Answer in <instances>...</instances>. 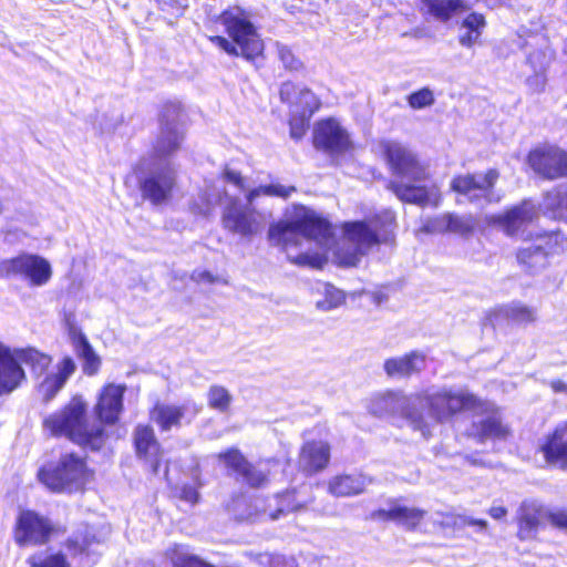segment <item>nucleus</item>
Instances as JSON below:
<instances>
[{"instance_id":"nucleus-16","label":"nucleus","mask_w":567,"mask_h":567,"mask_svg":"<svg viewBox=\"0 0 567 567\" xmlns=\"http://www.w3.org/2000/svg\"><path fill=\"white\" fill-rule=\"evenodd\" d=\"M312 145L316 150L331 155L343 154L352 150V143L347 130L333 117L319 120L315 124Z\"/></svg>"},{"instance_id":"nucleus-57","label":"nucleus","mask_w":567,"mask_h":567,"mask_svg":"<svg viewBox=\"0 0 567 567\" xmlns=\"http://www.w3.org/2000/svg\"><path fill=\"white\" fill-rule=\"evenodd\" d=\"M3 213V205L2 203L0 202V215Z\"/></svg>"},{"instance_id":"nucleus-5","label":"nucleus","mask_w":567,"mask_h":567,"mask_svg":"<svg viewBox=\"0 0 567 567\" xmlns=\"http://www.w3.org/2000/svg\"><path fill=\"white\" fill-rule=\"evenodd\" d=\"M52 357L35 347L10 348L0 342V396L9 395L27 382L22 364L34 374H43L52 364Z\"/></svg>"},{"instance_id":"nucleus-19","label":"nucleus","mask_w":567,"mask_h":567,"mask_svg":"<svg viewBox=\"0 0 567 567\" xmlns=\"http://www.w3.org/2000/svg\"><path fill=\"white\" fill-rule=\"evenodd\" d=\"M331 462V445L323 440H307L299 449L297 466L305 476L310 477L326 471Z\"/></svg>"},{"instance_id":"nucleus-25","label":"nucleus","mask_w":567,"mask_h":567,"mask_svg":"<svg viewBox=\"0 0 567 567\" xmlns=\"http://www.w3.org/2000/svg\"><path fill=\"white\" fill-rule=\"evenodd\" d=\"M535 217V208L530 200L523 199L520 203L506 208L502 214L495 216L494 223L506 235L515 236L526 225L533 223Z\"/></svg>"},{"instance_id":"nucleus-48","label":"nucleus","mask_w":567,"mask_h":567,"mask_svg":"<svg viewBox=\"0 0 567 567\" xmlns=\"http://www.w3.org/2000/svg\"><path fill=\"white\" fill-rule=\"evenodd\" d=\"M311 115H300V114H291L289 113V130L290 136L299 141L301 140L309 130V121Z\"/></svg>"},{"instance_id":"nucleus-2","label":"nucleus","mask_w":567,"mask_h":567,"mask_svg":"<svg viewBox=\"0 0 567 567\" xmlns=\"http://www.w3.org/2000/svg\"><path fill=\"white\" fill-rule=\"evenodd\" d=\"M382 151L391 174L410 182L389 181L386 184V189L391 190L399 200L421 207L437 206L441 203L439 185L434 182L430 185L423 184L430 179V173L427 166L415 153L395 142L384 143Z\"/></svg>"},{"instance_id":"nucleus-22","label":"nucleus","mask_w":567,"mask_h":567,"mask_svg":"<svg viewBox=\"0 0 567 567\" xmlns=\"http://www.w3.org/2000/svg\"><path fill=\"white\" fill-rule=\"evenodd\" d=\"M537 452L547 466L567 470V421L558 423L543 437Z\"/></svg>"},{"instance_id":"nucleus-20","label":"nucleus","mask_w":567,"mask_h":567,"mask_svg":"<svg viewBox=\"0 0 567 567\" xmlns=\"http://www.w3.org/2000/svg\"><path fill=\"white\" fill-rule=\"evenodd\" d=\"M175 186V171L165 166L145 176L140 183V190L144 199L157 206L166 203L172 197Z\"/></svg>"},{"instance_id":"nucleus-44","label":"nucleus","mask_w":567,"mask_h":567,"mask_svg":"<svg viewBox=\"0 0 567 567\" xmlns=\"http://www.w3.org/2000/svg\"><path fill=\"white\" fill-rule=\"evenodd\" d=\"M344 301L346 295L342 290L332 285H327L323 298L317 302V307L321 310L328 311L341 306Z\"/></svg>"},{"instance_id":"nucleus-46","label":"nucleus","mask_w":567,"mask_h":567,"mask_svg":"<svg viewBox=\"0 0 567 567\" xmlns=\"http://www.w3.org/2000/svg\"><path fill=\"white\" fill-rule=\"evenodd\" d=\"M23 254L16 257L0 260V278L10 279L13 277H22Z\"/></svg>"},{"instance_id":"nucleus-45","label":"nucleus","mask_w":567,"mask_h":567,"mask_svg":"<svg viewBox=\"0 0 567 567\" xmlns=\"http://www.w3.org/2000/svg\"><path fill=\"white\" fill-rule=\"evenodd\" d=\"M408 105L412 110H421L424 107L432 106L435 102L433 91L427 87H421L406 96Z\"/></svg>"},{"instance_id":"nucleus-56","label":"nucleus","mask_w":567,"mask_h":567,"mask_svg":"<svg viewBox=\"0 0 567 567\" xmlns=\"http://www.w3.org/2000/svg\"><path fill=\"white\" fill-rule=\"evenodd\" d=\"M550 388L556 393L567 392V384L561 380H553L550 382Z\"/></svg>"},{"instance_id":"nucleus-40","label":"nucleus","mask_w":567,"mask_h":567,"mask_svg":"<svg viewBox=\"0 0 567 567\" xmlns=\"http://www.w3.org/2000/svg\"><path fill=\"white\" fill-rule=\"evenodd\" d=\"M233 396L229 391L219 384L210 385L207 392V403L213 410L221 413L228 412Z\"/></svg>"},{"instance_id":"nucleus-1","label":"nucleus","mask_w":567,"mask_h":567,"mask_svg":"<svg viewBox=\"0 0 567 567\" xmlns=\"http://www.w3.org/2000/svg\"><path fill=\"white\" fill-rule=\"evenodd\" d=\"M125 384L105 383L96 396L93 413L96 423L89 417V406L82 395H73L58 411L42 420V426L54 437L65 436L75 445L97 452L107 440L105 426L115 425L124 409Z\"/></svg>"},{"instance_id":"nucleus-36","label":"nucleus","mask_w":567,"mask_h":567,"mask_svg":"<svg viewBox=\"0 0 567 567\" xmlns=\"http://www.w3.org/2000/svg\"><path fill=\"white\" fill-rule=\"evenodd\" d=\"M275 506L266 513L267 517L271 520H276L280 517L287 516L290 513L298 512L305 508L306 504L298 499L297 488H287L277 493L275 496Z\"/></svg>"},{"instance_id":"nucleus-9","label":"nucleus","mask_w":567,"mask_h":567,"mask_svg":"<svg viewBox=\"0 0 567 567\" xmlns=\"http://www.w3.org/2000/svg\"><path fill=\"white\" fill-rule=\"evenodd\" d=\"M537 241L533 246L517 249L515 254L518 265L528 275L545 269L549 265V257L567 254V236L559 230L539 234Z\"/></svg>"},{"instance_id":"nucleus-32","label":"nucleus","mask_w":567,"mask_h":567,"mask_svg":"<svg viewBox=\"0 0 567 567\" xmlns=\"http://www.w3.org/2000/svg\"><path fill=\"white\" fill-rule=\"evenodd\" d=\"M22 277L28 279L30 286H44L52 277L51 265L39 255L23 252Z\"/></svg>"},{"instance_id":"nucleus-55","label":"nucleus","mask_w":567,"mask_h":567,"mask_svg":"<svg viewBox=\"0 0 567 567\" xmlns=\"http://www.w3.org/2000/svg\"><path fill=\"white\" fill-rule=\"evenodd\" d=\"M466 524L468 526L477 527L480 530H485L488 526L487 522L481 518H470L466 520Z\"/></svg>"},{"instance_id":"nucleus-14","label":"nucleus","mask_w":567,"mask_h":567,"mask_svg":"<svg viewBox=\"0 0 567 567\" xmlns=\"http://www.w3.org/2000/svg\"><path fill=\"white\" fill-rule=\"evenodd\" d=\"M216 457L224 464L228 475L238 484L250 489H260L268 485L269 473L249 461L238 447L225 449Z\"/></svg>"},{"instance_id":"nucleus-52","label":"nucleus","mask_w":567,"mask_h":567,"mask_svg":"<svg viewBox=\"0 0 567 567\" xmlns=\"http://www.w3.org/2000/svg\"><path fill=\"white\" fill-rule=\"evenodd\" d=\"M190 280L196 284H216L218 281V277L212 274L209 270H194L190 274Z\"/></svg>"},{"instance_id":"nucleus-12","label":"nucleus","mask_w":567,"mask_h":567,"mask_svg":"<svg viewBox=\"0 0 567 567\" xmlns=\"http://www.w3.org/2000/svg\"><path fill=\"white\" fill-rule=\"evenodd\" d=\"M526 164L545 181L567 178V151L556 144L542 143L526 154Z\"/></svg>"},{"instance_id":"nucleus-13","label":"nucleus","mask_w":567,"mask_h":567,"mask_svg":"<svg viewBox=\"0 0 567 567\" xmlns=\"http://www.w3.org/2000/svg\"><path fill=\"white\" fill-rule=\"evenodd\" d=\"M182 112L183 107L179 103L167 102L163 105L158 115L159 134L152 145V158L165 159L179 150L183 133L177 124Z\"/></svg>"},{"instance_id":"nucleus-6","label":"nucleus","mask_w":567,"mask_h":567,"mask_svg":"<svg viewBox=\"0 0 567 567\" xmlns=\"http://www.w3.org/2000/svg\"><path fill=\"white\" fill-rule=\"evenodd\" d=\"M499 177L501 173L495 167L484 172L458 173L451 178L449 188L454 194L457 204H497L502 199V196L495 192Z\"/></svg>"},{"instance_id":"nucleus-34","label":"nucleus","mask_w":567,"mask_h":567,"mask_svg":"<svg viewBox=\"0 0 567 567\" xmlns=\"http://www.w3.org/2000/svg\"><path fill=\"white\" fill-rule=\"evenodd\" d=\"M327 489L334 497H350L363 493L365 482L361 474H339L328 481Z\"/></svg>"},{"instance_id":"nucleus-50","label":"nucleus","mask_w":567,"mask_h":567,"mask_svg":"<svg viewBox=\"0 0 567 567\" xmlns=\"http://www.w3.org/2000/svg\"><path fill=\"white\" fill-rule=\"evenodd\" d=\"M260 192L267 196H276L281 198H288L292 193L296 192L295 186H284L280 184H269L260 187Z\"/></svg>"},{"instance_id":"nucleus-21","label":"nucleus","mask_w":567,"mask_h":567,"mask_svg":"<svg viewBox=\"0 0 567 567\" xmlns=\"http://www.w3.org/2000/svg\"><path fill=\"white\" fill-rule=\"evenodd\" d=\"M279 97L288 106L289 113L313 115L321 107V101L309 87H300L288 80L281 83Z\"/></svg>"},{"instance_id":"nucleus-49","label":"nucleus","mask_w":567,"mask_h":567,"mask_svg":"<svg viewBox=\"0 0 567 567\" xmlns=\"http://www.w3.org/2000/svg\"><path fill=\"white\" fill-rule=\"evenodd\" d=\"M545 518L550 527L567 532V507H546Z\"/></svg>"},{"instance_id":"nucleus-41","label":"nucleus","mask_w":567,"mask_h":567,"mask_svg":"<svg viewBox=\"0 0 567 567\" xmlns=\"http://www.w3.org/2000/svg\"><path fill=\"white\" fill-rule=\"evenodd\" d=\"M401 414L414 431H420L425 437L431 435L430 426L420 409L405 405L402 408Z\"/></svg>"},{"instance_id":"nucleus-26","label":"nucleus","mask_w":567,"mask_h":567,"mask_svg":"<svg viewBox=\"0 0 567 567\" xmlns=\"http://www.w3.org/2000/svg\"><path fill=\"white\" fill-rule=\"evenodd\" d=\"M76 364L70 355L60 359L56 372L47 374L38 385V392L43 403L51 402L74 374Z\"/></svg>"},{"instance_id":"nucleus-24","label":"nucleus","mask_w":567,"mask_h":567,"mask_svg":"<svg viewBox=\"0 0 567 567\" xmlns=\"http://www.w3.org/2000/svg\"><path fill=\"white\" fill-rule=\"evenodd\" d=\"M66 330L73 349L82 361L83 373L87 377L96 375L101 370L102 360L93 349L87 337L70 320H66Z\"/></svg>"},{"instance_id":"nucleus-29","label":"nucleus","mask_w":567,"mask_h":567,"mask_svg":"<svg viewBox=\"0 0 567 567\" xmlns=\"http://www.w3.org/2000/svg\"><path fill=\"white\" fill-rule=\"evenodd\" d=\"M426 361V355L421 351H410L401 357L389 358L383 363L384 372L389 378H410L420 373Z\"/></svg>"},{"instance_id":"nucleus-53","label":"nucleus","mask_w":567,"mask_h":567,"mask_svg":"<svg viewBox=\"0 0 567 567\" xmlns=\"http://www.w3.org/2000/svg\"><path fill=\"white\" fill-rule=\"evenodd\" d=\"M224 177L228 183L234 184L235 186L239 187L240 189L245 188V182L239 172L226 171L224 174Z\"/></svg>"},{"instance_id":"nucleus-3","label":"nucleus","mask_w":567,"mask_h":567,"mask_svg":"<svg viewBox=\"0 0 567 567\" xmlns=\"http://www.w3.org/2000/svg\"><path fill=\"white\" fill-rule=\"evenodd\" d=\"M228 38L208 35L207 40L231 58H243L256 63L265 58V43L252 22L251 14L241 7H228L217 17Z\"/></svg>"},{"instance_id":"nucleus-15","label":"nucleus","mask_w":567,"mask_h":567,"mask_svg":"<svg viewBox=\"0 0 567 567\" xmlns=\"http://www.w3.org/2000/svg\"><path fill=\"white\" fill-rule=\"evenodd\" d=\"M484 417L473 421L465 435L477 443L505 441L512 435L511 427L503 422L499 409L483 400V405L475 408Z\"/></svg>"},{"instance_id":"nucleus-10","label":"nucleus","mask_w":567,"mask_h":567,"mask_svg":"<svg viewBox=\"0 0 567 567\" xmlns=\"http://www.w3.org/2000/svg\"><path fill=\"white\" fill-rule=\"evenodd\" d=\"M384 221L379 216H373L369 220L348 221L343 225V231L349 241L355 245L352 251L339 249L338 257L341 264L347 267H354L360 258L367 251L379 244L381 238L379 233L384 227Z\"/></svg>"},{"instance_id":"nucleus-39","label":"nucleus","mask_w":567,"mask_h":567,"mask_svg":"<svg viewBox=\"0 0 567 567\" xmlns=\"http://www.w3.org/2000/svg\"><path fill=\"white\" fill-rule=\"evenodd\" d=\"M25 561L29 567H71L66 555L62 551H34L28 556Z\"/></svg>"},{"instance_id":"nucleus-54","label":"nucleus","mask_w":567,"mask_h":567,"mask_svg":"<svg viewBox=\"0 0 567 567\" xmlns=\"http://www.w3.org/2000/svg\"><path fill=\"white\" fill-rule=\"evenodd\" d=\"M487 513L492 518L501 520L507 516L508 511L505 506H491Z\"/></svg>"},{"instance_id":"nucleus-51","label":"nucleus","mask_w":567,"mask_h":567,"mask_svg":"<svg viewBox=\"0 0 567 567\" xmlns=\"http://www.w3.org/2000/svg\"><path fill=\"white\" fill-rule=\"evenodd\" d=\"M178 497L188 504L195 505L199 501V493L195 486L186 484L182 486Z\"/></svg>"},{"instance_id":"nucleus-23","label":"nucleus","mask_w":567,"mask_h":567,"mask_svg":"<svg viewBox=\"0 0 567 567\" xmlns=\"http://www.w3.org/2000/svg\"><path fill=\"white\" fill-rule=\"evenodd\" d=\"M259 213L231 202L223 213V226L227 230L250 238L260 229Z\"/></svg>"},{"instance_id":"nucleus-37","label":"nucleus","mask_w":567,"mask_h":567,"mask_svg":"<svg viewBox=\"0 0 567 567\" xmlns=\"http://www.w3.org/2000/svg\"><path fill=\"white\" fill-rule=\"evenodd\" d=\"M462 25L466 32L460 37V43L470 48L478 40L486 25L485 16L480 12H471L463 19Z\"/></svg>"},{"instance_id":"nucleus-42","label":"nucleus","mask_w":567,"mask_h":567,"mask_svg":"<svg viewBox=\"0 0 567 567\" xmlns=\"http://www.w3.org/2000/svg\"><path fill=\"white\" fill-rule=\"evenodd\" d=\"M277 56L282 66L288 72H300L303 70V62L293 53L292 49L286 44L277 43Z\"/></svg>"},{"instance_id":"nucleus-35","label":"nucleus","mask_w":567,"mask_h":567,"mask_svg":"<svg viewBox=\"0 0 567 567\" xmlns=\"http://www.w3.org/2000/svg\"><path fill=\"white\" fill-rule=\"evenodd\" d=\"M185 411L186 408L184 405H169L157 402L150 410V416L162 432H166L172 427H179L182 425Z\"/></svg>"},{"instance_id":"nucleus-18","label":"nucleus","mask_w":567,"mask_h":567,"mask_svg":"<svg viewBox=\"0 0 567 567\" xmlns=\"http://www.w3.org/2000/svg\"><path fill=\"white\" fill-rule=\"evenodd\" d=\"M546 506L534 499H524L515 515L516 538L520 542L536 540L538 532L546 526Z\"/></svg>"},{"instance_id":"nucleus-4","label":"nucleus","mask_w":567,"mask_h":567,"mask_svg":"<svg viewBox=\"0 0 567 567\" xmlns=\"http://www.w3.org/2000/svg\"><path fill=\"white\" fill-rule=\"evenodd\" d=\"M95 472L85 457L75 452L62 454L56 463L39 467L37 480L51 493H83L94 480Z\"/></svg>"},{"instance_id":"nucleus-8","label":"nucleus","mask_w":567,"mask_h":567,"mask_svg":"<svg viewBox=\"0 0 567 567\" xmlns=\"http://www.w3.org/2000/svg\"><path fill=\"white\" fill-rule=\"evenodd\" d=\"M58 534L52 520L35 509L23 508L17 514L12 538L20 548L48 545Z\"/></svg>"},{"instance_id":"nucleus-33","label":"nucleus","mask_w":567,"mask_h":567,"mask_svg":"<svg viewBox=\"0 0 567 567\" xmlns=\"http://www.w3.org/2000/svg\"><path fill=\"white\" fill-rule=\"evenodd\" d=\"M100 543L94 529L85 526L83 529L75 530L71 536L65 538L63 546L72 558L87 557L93 550V546Z\"/></svg>"},{"instance_id":"nucleus-47","label":"nucleus","mask_w":567,"mask_h":567,"mask_svg":"<svg viewBox=\"0 0 567 567\" xmlns=\"http://www.w3.org/2000/svg\"><path fill=\"white\" fill-rule=\"evenodd\" d=\"M289 261L298 267L322 269L327 262V258L318 252H302L297 256L289 257Z\"/></svg>"},{"instance_id":"nucleus-7","label":"nucleus","mask_w":567,"mask_h":567,"mask_svg":"<svg viewBox=\"0 0 567 567\" xmlns=\"http://www.w3.org/2000/svg\"><path fill=\"white\" fill-rule=\"evenodd\" d=\"M300 209L301 213H296L290 220H279L270 225L268 238L272 245L288 250L299 246L301 237L318 239L328 234L329 224L324 219L302 206Z\"/></svg>"},{"instance_id":"nucleus-38","label":"nucleus","mask_w":567,"mask_h":567,"mask_svg":"<svg viewBox=\"0 0 567 567\" xmlns=\"http://www.w3.org/2000/svg\"><path fill=\"white\" fill-rule=\"evenodd\" d=\"M247 556L258 567H297L293 557L276 551L249 553Z\"/></svg>"},{"instance_id":"nucleus-11","label":"nucleus","mask_w":567,"mask_h":567,"mask_svg":"<svg viewBox=\"0 0 567 567\" xmlns=\"http://www.w3.org/2000/svg\"><path fill=\"white\" fill-rule=\"evenodd\" d=\"M425 403L434 420L443 423L460 413L482 406L483 400L471 392L443 389L425 395Z\"/></svg>"},{"instance_id":"nucleus-31","label":"nucleus","mask_w":567,"mask_h":567,"mask_svg":"<svg viewBox=\"0 0 567 567\" xmlns=\"http://www.w3.org/2000/svg\"><path fill=\"white\" fill-rule=\"evenodd\" d=\"M423 229L426 233H454L468 235L473 231L472 218H464L455 213H445L429 219Z\"/></svg>"},{"instance_id":"nucleus-17","label":"nucleus","mask_w":567,"mask_h":567,"mask_svg":"<svg viewBox=\"0 0 567 567\" xmlns=\"http://www.w3.org/2000/svg\"><path fill=\"white\" fill-rule=\"evenodd\" d=\"M135 456L143 461L153 473H158L164 458V450L152 425L140 423L132 434Z\"/></svg>"},{"instance_id":"nucleus-43","label":"nucleus","mask_w":567,"mask_h":567,"mask_svg":"<svg viewBox=\"0 0 567 567\" xmlns=\"http://www.w3.org/2000/svg\"><path fill=\"white\" fill-rule=\"evenodd\" d=\"M545 208L554 218H558L567 209V193L550 190L545 194Z\"/></svg>"},{"instance_id":"nucleus-28","label":"nucleus","mask_w":567,"mask_h":567,"mask_svg":"<svg viewBox=\"0 0 567 567\" xmlns=\"http://www.w3.org/2000/svg\"><path fill=\"white\" fill-rule=\"evenodd\" d=\"M487 324L492 328L507 322L514 324H528L536 320V312L533 308L525 306L520 302H515L506 306H498L489 311L485 316Z\"/></svg>"},{"instance_id":"nucleus-30","label":"nucleus","mask_w":567,"mask_h":567,"mask_svg":"<svg viewBox=\"0 0 567 567\" xmlns=\"http://www.w3.org/2000/svg\"><path fill=\"white\" fill-rule=\"evenodd\" d=\"M419 11L424 17L446 23L457 13L468 10L464 0H417Z\"/></svg>"},{"instance_id":"nucleus-27","label":"nucleus","mask_w":567,"mask_h":567,"mask_svg":"<svg viewBox=\"0 0 567 567\" xmlns=\"http://www.w3.org/2000/svg\"><path fill=\"white\" fill-rule=\"evenodd\" d=\"M371 516L380 522H394L408 530H416L424 520L426 511L419 507L393 504L388 509H375Z\"/></svg>"}]
</instances>
